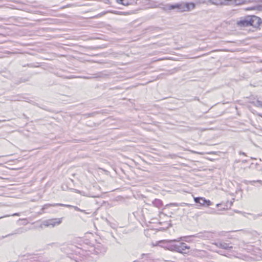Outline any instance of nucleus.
Masks as SVG:
<instances>
[{"mask_svg":"<svg viewBox=\"0 0 262 262\" xmlns=\"http://www.w3.org/2000/svg\"><path fill=\"white\" fill-rule=\"evenodd\" d=\"M208 2L216 6L239 5L243 4L245 0H208Z\"/></svg>","mask_w":262,"mask_h":262,"instance_id":"obj_1","label":"nucleus"},{"mask_svg":"<svg viewBox=\"0 0 262 262\" xmlns=\"http://www.w3.org/2000/svg\"><path fill=\"white\" fill-rule=\"evenodd\" d=\"M248 18L249 27H251L253 30H259L262 25L261 19L255 15H248Z\"/></svg>","mask_w":262,"mask_h":262,"instance_id":"obj_2","label":"nucleus"},{"mask_svg":"<svg viewBox=\"0 0 262 262\" xmlns=\"http://www.w3.org/2000/svg\"><path fill=\"white\" fill-rule=\"evenodd\" d=\"M193 199L196 203L200 204L202 206L208 207L212 205V203L210 200H206L203 197H195Z\"/></svg>","mask_w":262,"mask_h":262,"instance_id":"obj_3","label":"nucleus"},{"mask_svg":"<svg viewBox=\"0 0 262 262\" xmlns=\"http://www.w3.org/2000/svg\"><path fill=\"white\" fill-rule=\"evenodd\" d=\"M236 25L240 28H245L249 27L248 15L241 18L236 22Z\"/></svg>","mask_w":262,"mask_h":262,"instance_id":"obj_4","label":"nucleus"},{"mask_svg":"<svg viewBox=\"0 0 262 262\" xmlns=\"http://www.w3.org/2000/svg\"><path fill=\"white\" fill-rule=\"evenodd\" d=\"M190 249V247L185 243H181L176 247V251L180 253L187 254Z\"/></svg>","mask_w":262,"mask_h":262,"instance_id":"obj_5","label":"nucleus"},{"mask_svg":"<svg viewBox=\"0 0 262 262\" xmlns=\"http://www.w3.org/2000/svg\"><path fill=\"white\" fill-rule=\"evenodd\" d=\"M61 223V219H53L46 221L44 222V225L49 227L52 226L54 227L56 225H58Z\"/></svg>","mask_w":262,"mask_h":262,"instance_id":"obj_6","label":"nucleus"},{"mask_svg":"<svg viewBox=\"0 0 262 262\" xmlns=\"http://www.w3.org/2000/svg\"><path fill=\"white\" fill-rule=\"evenodd\" d=\"M27 231V229L25 228H24V227L19 228L15 230L11 233L8 234L5 236H2V237H0V239H2L5 237H8L10 236H12V235H16V234H21L24 233Z\"/></svg>","mask_w":262,"mask_h":262,"instance_id":"obj_7","label":"nucleus"},{"mask_svg":"<svg viewBox=\"0 0 262 262\" xmlns=\"http://www.w3.org/2000/svg\"><path fill=\"white\" fill-rule=\"evenodd\" d=\"M195 5L193 3H183V12L189 11L194 9Z\"/></svg>","mask_w":262,"mask_h":262,"instance_id":"obj_8","label":"nucleus"},{"mask_svg":"<svg viewBox=\"0 0 262 262\" xmlns=\"http://www.w3.org/2000/svg\"><path fill=\"white\" fill-rule=\"evenodd\" d=\"M57 205H61L60 203H57V204H45L44 205L40 211L38 212V214H41L42 213H43L44 212V210L45 209H47L48 208H49V207H55V206H57Z\"/></svg>","mask_w":262,"mask_h":262,"instance_id":"obj_9","label":"nucleus"},{"mask_svg":"<svg viewBox=\"0 0 262 262\" xmlns=\"http://www.w3.org/2000/svg\"><path fill=\"white\" fill-rule=\"evenodd\" d=\"M169 9L170 10L177 9L180 12H183V3L171 5L169 6Z\"/></svg>","mask_w":262,"mask_h":262,"instance_id":"obj_10","label":"nucleus"},{"mask_svg":"<svg viewBox=\"0 0 262 262\" xmlns=\"http://www.w3.org/2000/svg\"><path fill=\"white\" fill-rule=\"evenodd\" d=\"M136 0H117V3L119 4L122 5L123 6H128L133 3Z\"/></svg>","mask_w":262,"mask_h":262,"instance_id":"obj_11","label":"nucleus"},{"mask_svg":"<svg viewBox=\"0 0 262 262\" xmlns=\"http://www.w3.org/2000/svg\"><path fill=\"white\" fill-rule=\"evenodd\" d=\"M94 78H105L110 75L108 73L106 72L105 71L102 72H99L98 73H96L93 75Z\"/></svg>","mask_w":262,"mask_h":262,"instance_id":"obj_12","label":"nucleus"},{"mask_svg":"<svg viewBox=\"0 0 262 262\" xmlns=\"http://www.w3.org/2000/svg\"><path fill=\"white\" fill-rule=\"evenodd\" d=\"M61 205H57V206H64L68 208H73V206L71 205H66V204H61Z\"/></svg>","mask_w":262,"mask_h":262,"instance_id":"obj_13","label":"nucleus"},{"mask_svg":"<svg viewBox=\"0 0 262 262\" xmlns=\"http://www.w3.org/2000/svg\"><path fill=\"white\" fill-rule=\"evenodd\" d=\"M49 246H53V245H56L57 247H58L59 246V244L58 243H52L50 244H49Z\"/></svg>","mask_w":262,"mask_h":262,"instance_id":"obj_14","label":"nucleus"},{"mask_svg":"<svg viewBox=\"0 0 262 262\" xmlns=\"http://www.w3.org/2000/svg\"><path fill=\"white\" fill-rule=\"evenodd\" d=\"M73 208H74L76 211H81V209L77 206H73Z\"/></svg>","mask_w":262,"mask_h":262,"instance_id":"obj_15","label":"nucleus"},{"mask_svg":"<svg viewBox=\"0 0 262 262\" xmlns=\"http://www.w3.org/2000/svg\"><path fill=\"white\" fill-rule=\"evenodd\" d=\"M94 114H95L94 113H91V114H88L86 115L88 116V117H92L94 116Z\"/></svg>","mask_w":262,"mask_h":262,"instance_id":"obj_16","label":"nucleus"},{"mask_svg":"<svg viewBox=\"0 0 262 262\" xmlns=\"http://www.w3.org/2000/svg\"><path fill=\"white\" fill-rule=\"evenodd\" d=\"M75 76H70V77H67V78L71 79V78H75Z\"/></svg>","mask_w":262,"mask_h":262,"instance_id":"obj_17","label":"nucleus"},{"mask_svg":"<svg viewBox=\"0 0 262 262\" xmlns=\"http://www.w3.org/2000/svg\"><path fill=\"white\" fill-rule=\"evenodd\" d=\"M80 211V212H83V213H87L85 212V211L84 210H82V209H81V211Z\"/></svg>","mask_w":262,"mask_h":262,"instance_id":"obj_18","label":"nucleus"},{"mask_svg":"<svg viewBox=\"0 0 262 262\" xmlns=\"http://www.w3.org/2000/svg\"><path fill=\"white\" fill-rule=\"evenodd\" d=\"M13 216H14V215H19V214L17 213H16L13 214Z\"/></svg>","mask_w":262,"mask_h":262,"instance_id":"obj_19","label":"nucleus"},{"mask_svg":"<svg viewBox=\"0 0 262 262\" xmlns=\"http://www.w3.org/2000/svg\"><path fill=\"white\" fill-rule=\"evenodd\" d=\"M7 53H8V54H13V52H9V51H8V52H7Z\"/></svg>","mask_w":262,"mask_h":262,"instance_id":"obj_20","label":"nucleus"},{"mask_svg":"<svg viewBox=\"0 0 262 262\" xmlns=\"http://www.w3.org/2000/svg\"><path fill=\"white\" fill-rule=\"evenodd\" d=\"M5 121H6L5 120H0V122H5Z\"/></svg>","mask_w":262,"mask_h":262,"instance_id":"obj_21","label":"nucleus"},{"mask_svg":"<svg viewBox=\"0 0 262 262\" xmlns=\"http://www.w3.org/2000/svg\"><path fill=\"white\" fill-rule=\"evenodd\" d=\"M2 218V217H0V219Z\"/></svg>","mask_w":262,"mask_h":262,"instance_id":"obj_22","label":"nucleus"}]
</instances>
